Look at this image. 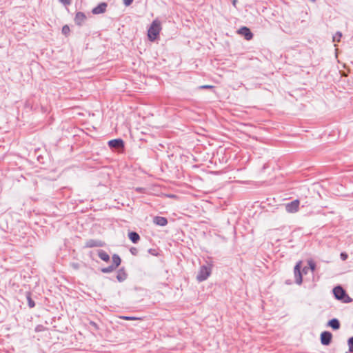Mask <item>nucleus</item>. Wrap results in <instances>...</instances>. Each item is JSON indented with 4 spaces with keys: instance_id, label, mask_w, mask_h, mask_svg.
Returning <instances> with one entry per match:
<instances>
[{
    "instance_id": "nucleus-1",
    "label": "nucleus",
    "mask_w": 353,
    "mask_h": 353,
    "mask_svg": "<svg viewBox=\"0 0 353 353\" xmlns=\"http://www.w3.org/2000/svg\"><path fill=\"white\" fill-rule=\"evenodd\" d=\"M161 30V23L158 20H154L148 30V37L150 41H154L157 38Z\"/></svg>"
},
{
    "instance_id": "nucleus-2",
    "label": "nucleus",
    "mask_w": 353,
    "mask_h": 353,
    "mask_svg": "<svg viewBox=\"0 0 353 353\" xmlns=\"http://www.w3.org/2000/svg\"><path fill=\"white\" fill-rule=\"evenodd\" d=\"M334 297L343 303H348L352 302V299L347 294L346 292L341 286H336L333 289Z\"/></svg>"
},
{
    "instance_id": "nucleus-3",
    "label": "nucleus",
    "mask_w": 353,
    "mask_h": 353,
    "mask_svg": "<svg viewBox=\"0 0 353 353\" xmlns=\"http://www.w3.org/2000/svg\"><path fill=\"white\" fill-rule=\"evenodd\" d=\"M212 268L210 265H203L200 268V270L196 276V279L199 281H203L206 280L211 274Z\"/></svg>"
},
{
    "instance_id": "nucleus-4",
    "label": "nucleus",
    "mask_w": 353,
    "mask_h": 353,
    "mask_svg": "<svg viewBox=\"0 0 353 353\" xmlns=\"http://www.w3.org/2000/svg\"><path fill=\"white\" fill-rule=\"evenodd\" d=\"M299 201L296 199L285 204V210L289 213H294L299 210Z\"/></svg>"
},
{
    "instance_id": "nucleus-5",
    "label": "nucleus",
    "mask_w": 353,
    "mask_h": 353,
    "mask_svg": "<svg viewBox=\"0 0 353 353\" xmlns=\"http://www.w3.org/2000/svg\"><path fill=\"white\" fill-rule=\"evenodd\" d=\"M301 261H299L294 268L295 283L298 285H301L302 283V273L301 272Z\"/></svg>"
},
{
    "instance_id": "nucleus-6",
    "label": "nucleus",
    "mask_w": 353,
    "mask_h": 353,
    "mask_svg": "<svg viewBox=\"0 0 353 353\" xmlns=\"http://www.w3.org/2000/svg\"><path fill=\"white\" fill-rule=\"evenodd\" d=\"M332 334L330 332H323L321 334V342L324 345H328L331 343Z\"/></svg>"
},
{
    "instance_id": "nucleus-7",
    "label": "nucleus",
    "mask_w": 353,
    "mask_h": 353,
    "mask_svg": "<svg viewBox=\"0 0 353 353\" xmlns=\"http://www.w3.org/2000/svg\"><path fill=\"white\" fill-rule=\"evenodd\" d=\"M238 33L245 37L246 40H250L253 37V34L247 27H242L238 30Z\"/></svg>"
},
{
    "instance_id": "nucleus-8",
    "label": "nucleus",
    "mask_w": 353,
    "mask_h": 353,
    "mask_svg": "<svg viewBox=\"0 0 353 353\" xmlns=\"http://www.w3.org/2000/svg\"><path fill=\"white\" fill-rule=\"evenodd\" d=\"M107 8V3H101L99 5H98L97 7L93 8L92 13L94 14H99L105 12Z\"/></svg>"
},
{
    "instance_id": "nucleus-9",
    "label": "nucleus",
    "mask_w": 353,
    "mask_h": 353,
    "mask_svg": "<svg viewBox=\"0 0 353 353\" xmlns=\"http://www.w3.org/2000/svg\"><path fill=\"white\" fill-rule=\"evenodd\" d=\"M110 148H121L123 147V141L121 139H113L108 142Z\"/></svg>"
},
{
    "instance_id": "nucleus-10",
    "label": "nucleus",
    "mask_w": 353,
    "mask_h": 353,
    "mask_svg": "<svg viewBox=\"0 0 353 353\" xmlns=\"http://www.w3.org/2000/svg\"><path fill=\"white\" fill-rule=\"evenodd\" d=\"M85 19V15L83 12H79L76 14L74 21L76 24L81 26L84 22Z\"/></svg>"
},
{
    "instance_id": "nucleus-11",
    "label": "nucleus",
    "mask_w": 353,
    "mask_h": 353,
    "mask_svg": "<svg viewBox=\"0 0 353 353\" xmlns=\"http://www.w3.org/2000/svg\"><path fill=\"white\" fill-rule=\"evenodd\" d=\"M154 223L160 226H165L168 224V221L165 217L162 216H155L154 218Z\"/></svg>"
},
{
    "instance_id": "nucleus-12",
    "label": "nucleus",
    "mask_w": 353,
    "mask_h": 353,
    "mask_svg": "<svg viewBox=\"0 0 353 353\" xmlns=\"http://www.w3.org/2000/svg\"><path fill=\"white\" fill-rule=\"evenodd\" d=\"M103 244L101 241L97 240L90 239L86 241L85 246L88 248H93V247H101Z\"/></svg>"
},
{
    "instance_id": "nucleus-13",
    "label": "nucleus",
    "mask_w": 353,
    "mask_h": 353,
    "mask_svg": "<svg viewBox=\"0 0 353 353\" xmlns=\"http://www.w3.org/2000/svg\"><path fill=\"white\" fill-rule=\"evenodd\" d=\"M327 326L331 327L334 330H339L340 328V322L337 319H332L328 321Z\"/></svg>"
},
{
    "instance_id": "nucleus-14",
    "label": "nucleus",
    "mask_w": 353,
    "mask_h": 353,
    "mask_svg": "<svg viewBox=\"0 0 353 353\" xmlns=\"http://www.w3.org/2000/svg\"><path fill=\"white\" fill-rule=\"evenodd\" d=\"M128 237L134 243H137L140 239L139 234L135 232H129Z\"/></svg>"
},
{
    "instance_id": "nucleus-15",
    "label": "nucleus",
    "mask_w": 353,
    "mask_h": 353,
    "mask_svg": "<svg viewBox=\"0 0 353 353\" xmlns=\"http://www.w3.org/2000/svg\"><path fill=\"white\" fill-rule=\"evenodd\" d=\"M98 256L101 260L104 261H108L110 260L109 254L104 250H99L98 252Z\"/></svg>"
},
{
    "instance_id": "nucleus-16",
    "label": "nucleus",
    "mask_w": 353,
    "mask_h": 353,
    "mask_svg": "<svg viewBox=\"0 0 353 353\" xmlns=\"http://www.w3.org/2000/svg\"><path fill=\"white\" fill-rule=\"evenodd\" d=\"M126 278H127L126 273L123 270H120L118 272L117 275V280L119 282H122V281H125L126 279Z\"/></svg>"
},
{
    "instance_id": "nucleus-17",
    "label": "nucleus",
    "mask_w": 353,
    "mask_h": 353,
    "mask_svg": "<svg viewBox=\"0 0 353 353\" xmlns=\"http://www.w3.org/2000/svg\"><path fill=\"white\" fill-rule=\"evenodd\" d=\"M112 266L116 269L121 263V258L117 254L112 256Z\"/></svg>"
},
{
    "instance_id": "nucleus-18",
    "label": "nucleus",
    "mask_w": 353,
    "mask_h": 353,
    "mask_svg": "<svg viewBox=\"0 0 353 353\" xmlns=\"http://www.w3.org/2000/svg\"><path fill=\"white\" fill-rule=\"evenodd\" d=\"M307 264L309 265V269L311 270L312 272H314L316 269V264L312 259H310L307 261Z\"/></svg>"
},
{
    "instance_id": "nucleus-19",
    "label": "nucleus",
    "mask_w": 353,
    "mask_h": 353,
    "mask_svg": "<svg viewBox=\"0 0 353 353\" xmlns=\"http://www.w3.org/2000/svg\"><path fill=\"white\" fill-rule=\"evenodd\" d=\"M342 37V33L341 32H337L334 36H333V41L334 42H339L341 38Z\"/></svg>"
},
{
    "instance_id": "nucleus-20",
    "label": "nucleus",
    "mask_w": 353,
    "mask_h": 353,
    "mask_svg": "<svg viewBox=\"0 0 353 353\" xmlns=\"http://www.w3.org/2000/svg\"><path fill=\"white\" fill-rule=\"evenodd\" d=\"M115 268L111 265L107 268H104L101 269V272L103 273H110L112 272Z\"/></svg>"
},
{
    "instance_id": "nucleus-21",
    "label": "nucleus",
    "mask_w": 353,
    "mask_h": 353,
    "mask_svg": "<svg viewBox=\"0 0 353 353\" xmlns=\"http://www.w3.org/2000/svg\"><path fill=\"white\" fill-rule=\"evenodd\" d=\"M347 344L349 347V351L353 352V336L350 337L347 341Z\"/></svg>"
},
{
    "instance_id": "nucleus-22",
    "label": "nucleus",
    "mask_w": 353,
    "mask_h": 353,
    "mask_svg": "<svg viewBox=\"0 0 353 353\" xmlns=\"http://www.w3.org/2000/svg\"><path fill=\"white\" fill-rule=\"evenodd\" d=\"M70 32V28L65 25L62 28V33L67 35Z\"/></svg>"
},
{
    "instance_id": "nucleus-23",
    "label": "nucleus",
    "mask_w": 353,
    "mask_h": 353,
    "mask_svg": "<svg viewBox=\"0 0 353 353\" xmlns=\"http://www.w3.org/2000/svg\"><path fill=\"white\" fill-rule=\"evenodd\" d=\"M28 305L30 307H34L35 305L34 302L31 299L30 296H28Z\"/></svg>"
},
{
    "instance_id": "nucleus-24",
    "label": "nucleus",
    "mask_w": 353,
    "mask_h": 353,
    "mask_svg": "<svg viewBox=\"0 0 353 353\" xmlns=\"http://www.w3.org/2000/svg\"><path fill=\"white\" fill-rule=\"evenodd\" d=\"M133 1L134 0H123V2L125 6H129L132 4Z\"/></svg>"
},
{
    "instance_id": "nucleus-25",
    "label": "nucleus",
    "mask_w": 353,
    "mask_h": 353,
    "mask_svg": "<svg viewBox=\"0 0 353 353\" xmlns=\"http://www.w3.org/2000/svg\"><path fill=\"white\" fill-rule=\"evenodd\" d=\"M340 256H341V259L343 261H345L347 258V254L344 252H342Z\"/></svg>"
},
{
    "instance_id": "nucleus-26",
    "label": "nucleus",
    "mask_w": 353,
    "mask_h": 353,
    "mask_svg": "<svg viewBox=\"0 0 353 353\" xmlns=\"http://www.w3.org/2000/svg\"><path fill=\"white\" fill-rule=\"evenodd\" d=\"M60 2H61L64 5H70L71 3L70 0H59Z\"/></svg>"
},
{
    "instance_id": "nucleus-27",
    "label": "nucleus",
    "mask_w": 353,
    "mask_h": 353,
    "mask_svg": "<svg viewBox=\"0 0 353 353\" xmlns=\"http://www.w3.org/2000/svg\"><path fill=\"white\" fill-rule=\"evenodd\" d=\"M213 88V86L209 85H201L200 87L201 89H209V88Z\"/></svg>"
},
{
    "instance_id": "nucleus-28",
    "label": "nucleus",
    "mask_w": 353,
    "mask_h": 353,
    "mask_svg": "<svg viewBox=\"0 0 353 353\" xmlns=\"http://www.w3.org/2000/svg\"><path fill=\"white\" fill-rule=\"evenodd\" d=\"M121 318L123 319H125V320H133V319H136L134 317H131V316H123Z\"/></svg>"
},
{
    "instance_id": "nucleus-29",
    "label": "nucleus",
    "mask_w": 353,
    "mask_h": 353,
    "mask_svg": "<svg viewBox=\"0 0 353 353\" xmlns=\"http://www.w3.org/2000/svg\"><path fill=\"white\" fill-rule=\"evenodd\" d=\"M309 268L305 267L303 268L302 272L305 274H306L308 272Z\"/></svg>"
},
{
    "instance_id": "nucleus-30",
    "label": "nucleus",
    "mask_w": 353,
    "mask_h": 353,
    "mask_svg": "<svg viewBox=\"0 0 353 353\" xmlns=\"http://www.w3.org/2000/svg\"><path fill=\"white\" fill-rule=\"evenodd\" d=\"M130 251H131V252H132L133 254H135V252H136V249H135V248H132V249H131V250H130Z\"/></svg>"
},
{
    "instance_id": "nucleus-31",
    "label": "nucleus",
    "mask_w": 353,
    "mask_h": 353,
    "mask_svg": "<svg viewBox=\"0 0 353 353\" xmlns=\"http://www.w3.org/2000/svg\"><path fill=\"white\" fill-rule=\"evenodd\" d=\"M236 2H237V0H233V1H232V4L235 6H236Z\"/></svg>"
},
{
    "instance_id": "nucleus-32",
    "label": "nucleus",
    "mask_w": 353,
    "mask_h": 353,
    "mask_svg": "<svg viewBox=\"0 0 353 353\" xmlns=\"http://www.w3.org/2000/svg\"><path fill=\"white\" fill-rule=\"evenodd\" d=\"M351 352H350V351H349V352H345V353H351Z\"/></svg>"
}]
</instances>
